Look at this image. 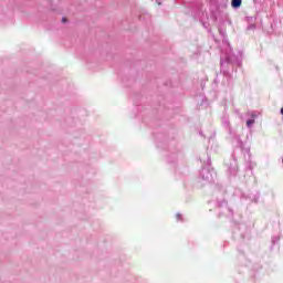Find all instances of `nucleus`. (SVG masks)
<instances>
[{"mask_svg": "<svg viewBox=\"0 0 283 283\" xmlns=\"http://www.w3.org/2000/svg\"><path fill=\"white\" fill-rule=\"evenodd\" d=\"M214 207L220 211L218 218H228V220L233 222V216L235 212H233V209L229 207V201L227 199H217Z\"/></svg>", "mask_w": 283, "mask_h": 283, "instance_id": "nucleus-2", "label": "nucleus"}, {"mask_svg": "<svg viewBox=\"0 0 283 283\" xmlns=\"http://www.w3.org/2000/svg\"><path fill=\"white\" fill-rule=\"evenodd\" d=\"M242 6V0H232L231 1V7L234 9V10H238V8H241Z\"/></svg>", "mask_w": 283, "mask_h": 283, "instance_id": "nucleus-7", "label": "nucleus"}, {"mask_svg": "<svg viewBox=\"0 0 283 283\" xmlns=\"http://www.w3.org/2000/svg\"><path fill=\"white\" fill-rule=\"evenodd\" d=\"M233 136L238 144L232 153V158H233V160H238V157H235V149H240L242 151V154H250L251 149L244 147V142H242V139L240 138V135H233Z\"/></svg>", "mask_w": 283, "mask_h": 283, "instance_id": "nucleus-3", "label": "nucleus"}, {"mask_svg": "<svg viewBox=\"0 0 283 283\" xmlns=\"http://www.w3.org/2000/svg\"><path fill=\"white\" fill-rule=\"evenodd\" d=\"M201 178H202V180H207V182L213 181V175L211 174V170H209L207 168L201 169Z\"/></svg>", "mask_w": 283, "mask_h": 283, "instance_id": "nucleus-5", "label": "nucleus"}, {"mask_svg": "<svg viewBox=\"0 0 283 283\" xmlns=\"http://www.w3.org/2000/svg\"><path fill=\"white\" fill-rule=\"evenodd\" d=\"M222 125L223 127H226V129H228L230 136H235V130H233V128L231 127V122L228 117L222 118Z\"/></svg>", "mask_w": 283, "mask_h": 283, "instance_id": "nucleus-6", "label": "nucleus"}, {"mask_svg": "<svg viewBox=\"0 0 283 283\" xmlns=\"http://www.w3.org/2000/svg\"><path fill=\"white\" fill-rule=\"evenodd\" d=\"M238 172H239L238 161L234 160L228 166V174L230 178H235V176H238Z\"/></svg>", "mask_w": 283, "mask_h": 283, "instance_id": "nucleus-4", "label": "nucleus"}, {"mask_svg": "<svg viewBox=\"0 0 283 283\" xmlns=\"http://www.w3.org/2000/svg\"><path fill=\"white\" fill-rule=\"evenodd\" d=\"M208 32H211V29H209Z\"/></svg>", "mask_w": 283, "mask_h": 283, "instance_id": "nucleus-19", "label": "nucleus"}, {"mask_svg": "<svg viewBox=\"0 0 283 283\" xmlns=\"http://www.w3.org/2000/svg\"><path fill=\"white\" fill-rule=\"evenodd\" d=\"M258 25L255 23H251L247 27V30L248 31H251V30H256Z\"/></svg>", "mask_w": 283, "mask_h": 283, "instance_id": "nucleus-10", "label": "nucleus"}, {"mask_svg": "<svg viewBox=\"0 0 283 283\" xmlns=\"http://www.w3.org/2000/svg\"><path fill=\"white\" fill-rule=\"evenodd\" d=\"M254 123H255V119H248L247 127H252Z\"/></svg>", "mask_w": 283, "mask_h": 283, "instance_id": "nucleus-11", "label": "nucleus"}, {"mask_svg": "<svg viewBox=\"0 0 283 283\" xmlns=\"http://www.w3.org/2000/svg\"><path fill=\"white\" fill-rule=\"evenodd\" d=\"M219 34H220V36H222L223 39H227V31L223 30L222 28H219Z\"/></svg>", "mask_w": 283, "mask_h": 283, "instance_id": "nucleus-9", "label": "nucleus"}, {"mask_svg": "<svg viewBox=\"0 0 283 283\" xmlns=\"http://www.w3.org/2000/svg\"><path fill=\"white\" fill-rule=\"evenodd\" d=\"M212 39H213L214 43H220V40L216 39V35H212Z\"/></svg>", "mask_w": 283, "mask_h": 283, "instance_id": "nucleus-16", "label": "nucleus"}, {"mask_svg": "<svg viewBox=\"0 0 283 283\" xmlns=\"http://www.w3.org/2000/svg\"><path fill=\"white\" fill-rule=\"evenodd\" d=\"M203 27H205V28H207V24H206V23H203Z\"/></svg>", "mask_w": 283, "mask_h": 283, "instance_id": "nucleus-18", "label": "nucleus"}, {"mask_svg": "<svg viewBox=\"0 0 283 283\" xmlns=\"http://www.w3.org/2000/svg\"><path fill=\"white\" fill-rule=\"evenodd\" d=\"M245 21H248V23H251L253 21V17H245Z\"/></svg>", "mask_w": 283, "mask_h": 283, "instance_id": "nucleus-14", "label": "nucleus"}, {"mask_svg": "<svg viewBox=\"0 0 283 283\" xmlns=\"http://www.w3.org/2000/svg\"><path fill=\"white\" fill-rule=\"evenodd\" d=\"M277 242H280V237H273L272 244H277Z\"/></svg>", "mask_w": 283, "mask_h": 283, "instance_id": "nucleus-13", "label": "nucleus"}, {"mask_svg": "<svg viewBox=\"0 0 283 283\" xmlns=\"http://www.w3.org/2000/svg\"><path fill=\"white\" fill-rule=\"evenodd\" d=\"M223 43L229 48L230 52L227 53L224 57H221L220 74H217L214 83H220V75H222L221 85L226 87V90H233V72H238V67H242V56L233 53L229 40L224 39Z\"/></svg>", "mask_w": 283, "mask_h": 283, "instance_id": "nucleus-1", "label": "nucleus"}, {"mask_svg": "<svg viewBox=\"0 0 283 283\" xmlns=\"http://www.w3.org/2000/svg\"><path fill=\"white\" fill-rule=\"evenodd\" d=\"M207 165H208V167H211V157H208Z\"/></svg>", "mask_w": 283, "mask_h": 283, "instance_id": "nucleus-15", "label": "nucleus"}, {"mask_svg": "<svg viewBox=\"0 0 283 283\" xmlns=\"http://www.w3.org/2000/svg\"><path fill=\"white\" fill-rule=\"evenodd\" d=\"M176 220H177V222H185V217H182V213L177 212Z\"/></svg>", "mask_w": 283, "mask_h": 283, "instance_id": "nucleus-8", "label": "nucleus"}, {"mask_svg": "<svg viewBox=\"0 0 283 283\" xmlns=\"http://www.w3.org/2000/svg\"><path fill=\"white\" fill-rule=\"evenodd\" d=\"M67 22V18H62V23H66Z\"/></svg>", "mask_w": 283, "mask_h": 283, "instance_id": "nucleus-17", "label": "nucleus"}, {"mask_svg": "<svg viewBox=\"0 0 283 283\" xmlns=\"http://www.w3.org/2000/svg\"><path fill=\"white\" fill-rule=\"evenodd\" d=\"M200 85H201V90H205V87H207V81L206 80H201L200 81Z\"/></svg>", "mask_w": 283, "mask_h": 283, "instance_id": "nucleus-12", "label": "nucleus"}]
</instances>
